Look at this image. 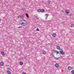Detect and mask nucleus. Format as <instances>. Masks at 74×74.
<instances>
[{"label": "nucleus", "instance_id": "f3484780", "mask_svg": "<svg viewBox=\"0 0 74 74\" xmlns=\"http://www.w3.org/2000/svg\"><path fill=\"white\" fill-rule=\"evenodd\" d=\"M56 51H52V53H56Z\"/></svg>", "mask_w": 74, "mask_h": 74}, {"label": "nucleus", "instance_id": "7ed1b4c3", "mask_svg": "<svg viewBox=\"0 0 74 74\" xmlns=\"http://www.w3.org/2000/svg\"><path fill=\"white\" fill-rule=\"evenodd\" d=\"M59 52H60V54L62 55H65V53H64V52H63V51H59Z\"/></svg>", "mask_w": 74, "mask_h": 74}, {"label": "nucleus", "instance_id": "393cba45", "mask_svg": "<svg viewBox=\"0 0 74 74\" xmlns=\"http://www.w3.org/2000/svg\"><path fill=\"white\" fill-rule=\"evenodd\" d=\"M48 3V4H50V3H51V1H48L47 2Z\"/></svg>", "mask_w": 74, "mask_h": 74}, {"label": "nucleus", "instance_id": "cd10ccee", "mask_svg": "<svg viewBox=\"0 0 74 74\" xmlns=\"http://www.w3.org/2000/svg\"><path fill=\"white\" fill-rule=\"evenodd\" d=\"M61 49L60 51H61V52H63V50L62 49Z\"/></svg>", "mask_w": 74, "mask_h": 74}, {"label": "nucleus", "instance_id": "c756f323", "mask_svg": "<svg viewBox=\"0 0 74 74\" xmlns=\"http://www.w3.org/2000/svg\"><path fill=\"white\" fill-rule=\"evenodd\" d=\"M22 74H26V73L25 72H23L22 73Z\"/></svg>", "mask_w": 74, "mask_h": 74}, {"label": "nucleus", "instance_id": "20e7f679", "mask_svg": "<svg viewBox=\"0 0 74 74\" xmlns=\"http://www.w3.org/2000/svg\"><path fill=\"white\" fill-rule=\"evenodd\" d=\"M0 65L1 66H3L4 65V63L3 62H0Z\"/></svg>", "mask_w": 74, "mask_h": 74}, {"label": "nucleus", "instance_id": "f257e3e1", "mask_svg": "<svg viewBox=\"0 0 74 74\" xmlns=\"http://www.w3.org/2000/svg\"><path fill=\"white\" fill-rule=\"evenodd\" d=\"M20 22L24 21V22H26L25 23L23 22L21 23V25H23V26H27V25L26 24L27 23V21H26V20H25L23 19H21V20H20Z\"/></svg>", "mask_w": 74, "mask_h": 74}, {"label": "nucleus", "instance_id": "c85d7f7f", "mask_svg": "<svg viewBox=\"0 0 74 74\" xmlns=\"http://www.w3.org/2000/svg\"><path fill=\"white\" fill-rule=\"evenodd\" d=\"M56 52L57 53V54H58V53H59V54H60V53H59L58 52L56 51Z\"/></svg>", "mask_w": 74, "mask_h": 74}, {"label": "nucleus", "instance_id": "2eb2a0df", "mask_svg": "<svg viewBox=\"0 0 74 74\" xmlns=\"http://www.w3.org/2000/svg\"><path fill=\"white\" fill-rule=\"evenodd\" d=\"M42 54L43 55H45V54H46V52H45V51H44L43 52Z\"/></svg>", "mask_w": 74, "mask_h": 74}, {"label": "nucleus", "instance_id": "c9c22d12", "mask_svg": "<svg viewBox=\"0 0 74 74\" xmlns=\"http://www.w3.org/2000/svg\"><path fill=\"white\" fill-rule=\"evenodd\" d=\"M53 55H55V54H54V53H53Z\"/></svg>", "mask_w": 74, "mask_h": 74}, {"label": "nucleus", "instance_id": "5701e85b", "mask_svg": "<svg viewBox=\"0 0 74 74\" xmlns=\"http://www.w3.org/2000/svg\"><path fill=\"white\" fill-rule=\"evenodd\" d=\"M36 17L37 19H38V16H36Z\"/></svg>", "mask_w": 74, "mask_h": 74}, {"label": "nucleus", "instance_id": "4468645a", "mask_svg": "<svg viewBox=\"0 0 74 74\" xmlns=\"http://www.w3.org/2000/svg\"><path fill=\"white\" fill-rule=\"evenodd\" d=\"M60 47L59 46H57V49H60Z\"/></svg>", "mask_w": 74, "mask_h": 74}, {"label": "nucleus", "instance_id": "4c0bfd02", "mask_svg": "<svg viewBox=\"0 0 74 74\" xmlns=\"http://www.w3.org/2000/svg\"><path fill=\"white\" fill-rule=\"evenodd\" d=\"M67 15H68V14H67Z\"/></svg>", "mask_w": 74, "mask_h": 74}, {"label": "nucleus", "instance_id": "6ab92c4d", "mask_svg": "<svg viewBox=\"0 0 74 74\" xmlns=\"http://www.w3.org/2000/svg\"><path fill=\"white\" fill-rule=\"evenodd\" d=\"M71 27H74V25L73 24H71Z\"/></svg>", "mask_w": 74, "mask_h": 74}, {"label": "nucleus", "instance_id": "9b49d317", "mask_svg": "<svg viewBox=\"0 0 74 74\" xmlns=\"http://www.w3.org/2000/svg\"><path fill=\"white\" fill-rule=\"evenodd\" d=\"M52 36L54 37H56V34H53L52 35Z\"/></svg>", "mask_w": 74, "mask_h": 74}, {"label": "nucleus", "instance_id": "ddd939ff", "mask_svg": "<svg viewBox=\"0 0 74 74\" xmlns=\"http://www.w3.org/2000/svg\"><path fill=\"white\" fill-rule=\"evenodd\" d=\"M21 10H23V11H25V10H26V9L24 8H22Z\"/></svg>", "mask_w": 74, "mask_h": 74}, {"label": "nucleus", "instance_id": "72a5a7b5", "mask_svg": "<svg viewBox=\"0 0 74 74\" xmlns=\"http://www.w3.org/2000/svg\"><path fill=\"white\" fill-rule=\"evenodd\" d=\"M48 17H46V18H45V19H47V18H48Z\"/></svg>", "mask_w": 74, "mask_h": 74}, {"label": "nucleus", "instance_id": "f8f14e48", "mask_svg": "<svg viewBox=\"0 0 74 74\" xmlns=\"http://www.w3.org/2000/svg\"><path fill=\"white\" fill-rule=\"evenodd\" d=\"M65 13L66 14H69V13H70V12L69 11H66L65 12Z\"/></svg>", "mask_w": 74, "mask_h": 74}, {"label": "nucleus", "instance_id": "e433bc0d", "mask_svg": "<svg viewBox=\"0 0 74 74\" xmlns=\"http://www.w3.org/2000/svg\"><path fill=\"white\" fill-rule=\"evenodd\" d=\"M9 70H11V69H10Z\"/></svg>", "mask_w": 74, "mask_h": 74}, {"label": "nucleus", "instance_id": "412c9836", "mask_svg": "<svg viewBox=\"0 0 74 74\" xmlns=\"http://www.w3.org/2000/svg\"><path fill=\"white\" fill-rule=\"evenodd\" d=\"M45 15L46 16V17H48V16H49V14H45Z\"/></svg>", "mask_w": 74, "mask_h": 74}, {"label": "nucleus", "instance_id": "39448f33", "mask_svg": "<svg viewBox=\"0 0 74 74\" xmlns=\"http://www.w3.org/2000/svg\"><path fill=\"white\" fill-rule=\"evenodd\" d=\"M45 12V10L44 9H42L41 10L40 12H42V13H43V12Z\"/></svg>", "mask_w": 74, "mask_h": 74}, {"label": "nucleus", "instance_id": "dca6fc26", "mask_svg": "<svg viewBox=\"0 0 74 74\" xmlns=\"http://www.w3.org/2000/svg\"><path fill=\"white\" fill-rule=\"evenodd\" d=\"M26 15L27 18H29V15H28V14H27V13H26Z\"/></svg>", "mask_w": 74, "mask_h": 74}, {"label": "nucleus", "instance_id": "a211bd4d", "mask_svg": "<svg viewBox=\"0 0 74 74\" xmlns=\"http://www.w3.org/2000/svg\"><path fill=\"white\" fill-rule=\"evenodd\" d=\"M38 12H41V10L40 9H39L38 10H37Z\"/></svg>", "mask_w": 74, "mask_h": 74}, {"label": "nucleus", "instance_id": "b1692460", "mask_svg": "<svg viewBox=\"0 0 74 74\" xmlns=\"http://www.w3.org/2000/svg\"><path fill=\"white\" fill-rule=\"evenodd\" d=\"M36 31H38V32H39L40 31V30H39V29L38 28H37L36 30Z\"/></svg>", "mask_w": 74, "mask_h": 74}, {"label": "nucleus", "instance_id": "f704fd0d", "mask_svg": "<svg viewBox=\"0 0 74 74\" xmlns=\"http://www.w3.org/2000/svg\"><path fill=\"white\" fill-rule=\"evenodd\" d=\"M1 19H0V23L1 22Z\"/></svg>", "mask_w": 74, "mask_h": 74}, {"label": "nucleus", "instance_id": "0eeeda50", "mask_svg": "<svg viewBox=\"0 0 74 74\" xmlns=\"http://www.w3.org/2000/svg\"><path fill=\"white\" fill-rule=\"evenodd\" d=\"M55 66L56 67H59V64H56L55 65Z\"/></svg>", "mask_w": 74, "mask_h": 74}, {"label": "nucleus", "instance_id": "6e6552de", "mask_svg": "<svg viewBox=\"0 0 74 74\" xmlns=\"http://www.w3.org/2000/svg\"><path fill=\"white\" fill-rule=\"evenodd\" d=\"M1 54L2 56H5V53L3 51L1 52Z\"/></svg>", "mask_w": 74, "mask_h": 74}, {"label": "nucleus", "instance_id": "2f4dec72", "mask_svg": "<svg viewBox=\"0 0 74 74\" xmlns=\"http://www.w3.org/2000/svg\"><path fill=\"white\" fill-rule=\"evenodd\" d=\"M72 15V13H71L70 14V16H71Z\"/></svg>", "mask_w": 74, "mask_h": 74}, {"label": "nucleus", "instance_id": "aec40b11", "mask_svg": "<svg viewBox=\"0 0 74 74\" xmlns=\"http://www.w3.org/2000/svg\"><path fill=\"white\" fill-rule=\"evenodd\" d=\"M71 73L72 74H74V70H73L72 71H71Z\"/></svg>", "mask_w": 74, "mask_h": 74}, {"label": "nucleus", "instance_id": "9d476101", "mask_svg": "<svg viewBox=\"0 0 74 74\" xmlns=\"http://www.w3.org/2000/svg\"><path fill=\"white\" fill-rule=\"evenodd\" d=\"M68 69L69 70H71V66H68Z\"/></svg>", "mask_w": 74, "mask_h": 74}, {"label": "nucleus", "instance_id": "423d86ee", "mask_svg": "<svg viewBox=\"0 0 74 74\" xmlns=\"http://www.w3.org/2000/svg\"><path fill=\"white\" fill-rule=\"evenodd\" d=\"M7 73L8 74H11V71H10L9 70H8L7 71Z\"/></svg>", "mask_w": 74, "mask_h": 74}, {"label": "nucleus", "instance_id": "7c9ffc66", "mask_svg": "<svg viewBox=\"0 0 74 74\" xmlns=\"http://www.w3.org/2000/svg\"><path fill=\"white\" fill-rule=\"evenodd\" d=\"M74 69V68L73 67H71V70H72V69Z\"/></svg>", "mask_w": 74, "mask_h": 74}, {"label": "nucleus", "instance_id": "a878e982", "mask_svg": "<svg viewBox=\"0 0 74 74\" xmlns=\"http://www.w3.org/2000/svg\"><path fill=\"white\" fill-rule=\"evenodd\" d=\"M22 26H19L18 27V29H21V28H22Z\"/></svg>", "mask_w": 74, "mask_h": 74}, {"label": "nucleus", "instance_id": "4be33fe9", "mask_svg": "<svg viewBox=\"0 0 74 74\" xmlns=\"http://www.w3.org/2000/svg\"><path fill=\"white\" fill-rule=\"evenodd\" d=\"M18 18H20L21 19L22 18V16H18Z\"/></svg>", "mask_w": 74, "mask_h": 74}, {"label": "nucleus", "instance_id": "f03ea898", "mask_svg": "<svg viewBox=\"0 0 74 74\" xmlns=\"http://www.w3.org/2000/svg\"><path fill=\"white\" fill-rule=\"evenodd\" d=\"M51 55H52V57H53V58H55L56 59V60H58V59H59V58H56L55 57V56H54V55H53V53H51Z\"/></svg>", "mask_w": 74, "mask_h": 74}, {"label": "nucleus", "instance_id": "1a4fd4ad", "mask_svg": "<svg viewBox=\"0 0 74 74\" xmlns=\"http://www.w3.org/2000/svg\"><path fill=\"white\" fill-rule=\"evenodd\" d=\"M20 65L22 66V65H23V62H20Z\"/></svg>", "mask_w": 74, "mask_h": 74}, {"label": "nucleus", "instance_id": "bb28decb", "mask_svg": "<svg viewBox=\"0 0 74 74\" xmlns=\"http://www.w3.org/2000/svg\"><path fill=\"white\" fill-rule=\"evenodd\" d=\"M25 16L24 15H22L21 16V18H24Z\"/></svg>", "mask_w": 74, "mask_h": 74}, {"label": "nucleus", "instance_id": "473e14b6", "mask_svg": "<svg viewBox=\"0 0 74 74\" xmlns=\"http://www.w3.org/2000/svg\"><path fill=\"white\" fill-rule=\"evenodd\" d=\"M62 12H63V13H64V11L63 10H62Z\"/></svg>", "mask_w": 74, "mask_h": 74}]
</instances>
